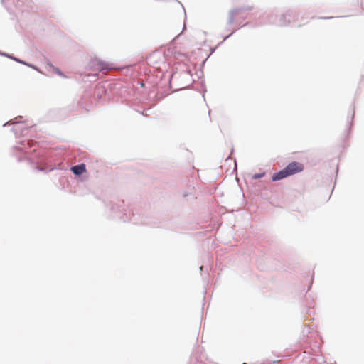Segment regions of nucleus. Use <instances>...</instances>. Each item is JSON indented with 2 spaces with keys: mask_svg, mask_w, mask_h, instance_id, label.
Instances as JSON below:
<instances>
[{
  "mask_svg": "<svg viewBox=\"0 0 364 364\" xmlns=\"http://www.w3.org/2000/svg\"><path fill=\"white\" fill-rule=\"evenodd\" d=\"M304 170V165L299 162H291L284 169L274 173L272 176V181H279L291 175L301 172Z\"/></svg>",
  "mask_w": 364,
  "mask_h": 364,
  "instance_id": "obj_1",
  "label": "nucleus"
},
{
  "mask_svg": "<svg viewBox=\"0 0 364 364\" xmlns=\"http://www.w3.org/2000/svg\"><path fill=\"white\" fill-rule=\"evenodd\" d=\"M71 171L76 175H80L86 171L85 165L84 164L73 166Z\"/></svg>",
  "mask_w": 364,
  "mask_h": 364,
  "instance_id": "obj_2",
  "label": "nucleus"
},
{
  "mask_svg": "<svg viewBox=\"0 0 364 364\" xmlns=\"http://www.w3.org/2000/svg\"><path fill=\"white\" fill-rule=\"evenodd\" d=\"M46 68H47L48 71H49V72H53L60 76L65 77V75L58 68L55 67L54 65H53L50 63H48Z\"/></svg>",
  "mask_w": 364,
  "mask_h": 364,
  "instance_id": "obj_3",
  "label": "nucleus"
},
{
  "mask_svg": "<svg viewBox=\"0 0 364 364\" xmlns=\"http://www.w3.org/2000/svg\"><path fill=\"white\" fill-rule=\"evenodd\" d=\"M237 14V10H232V11H230V23H232V22L233 21V20H234V18H233V16H234L235 14Z\"/></svg>",
  "mask_w": 364,
  "mask_h": 364,
  "instance_id": "obj_4",
  "label": "nucleus"
},
{
  "mask_svg": "<svg viewBox=\"0 0 364 364\" xmlns=\"http://www.w3.org/2000/svg\"><path fill=\"white\" fill-rule=\"evenodd\" d=\"M264 176V173H257V174H255V175L252 176V178H254V179H258V178H262Z\"/></svg>",
  "mask_w": 364,
  "mask_h": 364,
  "instance_id": "obj_5",
  "label": "nucleus"
},
{
  "mask_svg": "<svg viewBox=\"0 0 364 364\" xmlns=\"http://www.w3.org/2000/svg\"><path fill=\"white\" fill-rule=\"evenodd\" d=\"M179 55H181V54L180 53H175V57H176V58H178Z\"/></svg>",
  "mask_w": 364,
  "mask_h": 364,
  "instance_id": "obj_6",
  "label": "nucleus"
},
{
  "mask_svg": "<svg viewBox=\"0 0 364 364\" xmlns=\"http://www.w3.org/2000/svg\"><path fill=\"white\" fill-rule=\"evenodd\" d=\"M105 68H106L105 66H103V65H100V70H104Z\"/></svg>",
  "mask_w": 364,
  "mask_h": 364,
  "instance_id": "obj_7",
  "label": "nucleus"
}]
</instances>
